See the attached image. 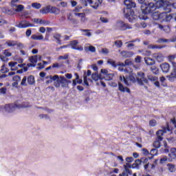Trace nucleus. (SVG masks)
<instances>
[{"mask_svg":"<svg viewBox=\"0 0 176 176\" xmlns=\"http://www.w3.org/2000/svg\"><path fill=\"white\" fill-rule=\"evenodd\" d=\"M124 3L126 6V8L124 10L126 19L129 23H135L138 16L134 14V11L132 10L133 8H135V3L131 0H124Z\"/></svg>","mask_w":176,"mask_h":176,"instance_id":"1","label":"nucleus"},{"mask_svg":"<svg viewBox=\"0 0 176 176\" xmlns=\"http://www.w3.org/2000/svg\"><path fill=\"white\" fill-rule=\"evenodd\" d=\"M129 69H129H124V72H126V74H129V76L124 77V76H120V82H123L124 85H126V86L130 85V83H129V80H130V82H132V83H135V82H137V75L133 73L131 69Z\"/></svg>","mask_w":176,"mask_h":176,"instance_id":"2","label":"nucleus"},{"mask_svg":"<svg viewBox=\"0 0 176 176\" xmlns=\"http://www.w3.org/2000/svg\"><path fill=\"white\" fill-rule=\"evenodd\" d=\"M31 107V104L30 103H25V102H16L15 104H6L4 106V109L6 112H14V109L16 108H18V109H21V108H30Z\"/></svg>","mask_w":176,"mask_h":176,"instance_id":"3","label":"nucleus"},{"mask_svg":"<svg viewBox=\"0 0 176 176\" xmlns=\"http://www.w3.org/2000/svg\"><path fill=\"white\" fill-rule=\"evenodd\" d=\"M167 131H170V129H168V126L164 127L162 129L157 131L156 135L157 137V140L154 142L153 147L154 148H160V141H163V135L164 133H167Z\"/></svg>","mask_w":176,"mask_h":176,"instance_id":"4","label":"nucleus"},{"mask_svg":"<svg viewBox=\"0 0 176 176\" xmlns=\"http://www.w3.org/2000/svg\"><path fill=\"white\" fill-rule=\"evenodd\" d=\"M140 8L143 14H148V13H152L156 10V6L153 3L142 4Z\"/></svg>","mask_w":176,"mask_h":176,"instance_id":"5","label":"nucleus"},{"mask_svg":"<svg viewBox=\"0 0 176 176\" xmlns=\"http://www.w3.org/2000/svg\"><path fill=\"white\" fill-rule=\"evenodd\" d=\"M81 3L84 6H87V3H89L93 9H98L100 3H101L100 0H81Z\"/></svg>","mask_w":176,"mask_h":176,"instance_id":"6","label":"nucleus"},{"mask_svg":"<svg viewBox=\"0 0 176 176\" xmlns=\"http://www.w3.org/2000/svg\"><path fill=\"white\" fill-rule=\"evenodd\" d=\"M114 28L116 30H120V31H125V30H131V26L129 25V24L125 23L122 21H117L114 25Z\"/></svg>","mask_w":176,"mask_h":176,"instance_id":"7","label":"nucleus"},{"mask_svg":"<svg viewBox=\"0 0 176 176\" xmlns=\"http://www.w3.org/2000/svg\"><path fill=\"white\" fill-rule=\"evenodd\" d=\"M136 79L140 86H143L144 83H148V79L145 78V74L142 72H140L138 73V76H136Z\"/></svg>","mask_w":176,"mask_h":176,"instance_id":"8","label":"nucleus"},{"mask_svg":"<svg viewBox=\"0 0 176 176\" xmlns=\"http://www.w3.org/2000/svg\"><path fill=\"white\" fill-rule=\"evenodd\" d=\"M16 2H19V3H21L20 0H12L11 1V6L12 8H16V9L15 10V12H22L24 10V6L23 5H17L16 4Z\"/></svg>","mask_w":176,"mask_h":176,"instance_id":"9","label":"nucleus"},{"mask_svg":"<svg viewBox=\"0 0 176 176\" xmlns=\"http://www.w3.org/2000/svg\"><path fill=\"white\" fill-rule=\"evenodd\" d=\"M59 80L62 87H68V85L72 82L71 80L66 79V78L63 76H60Z\"/></svg>","mask_w":176,"mask_h":176,"instance_id":"10","label":"nucleus"},{"mask_svg":"<svg viewBox=\"0 0 176 176\" xmlns=\"http://www.w3.org/2000/svg\"><path fill=\"white\" fill-rule=\"evenodd\" d=\"M78 42L76 40H74L72 41L69 44V45L72 47V49L74 50H79L80 52H82L83 50V47L82 46H79L78 47Z\"/></svg>","mask_w":176,"mask_h":176,"instance_id":"11","label":"nucleus"},{"mask_svg":"<svg viewBox=\"0 0 176 176\" xmlns=\"http://www.w3.org/2000/svg\"><path fill=\"white\" fill-rule=\"evenodd\" d=\"M118 90L121 91V93H128L129 94L131 93L130 89L127 87H124L122 82H118Z\"/></svg>","mask_w":176,"mask_h":176,"instance_id":"12","label":"nucleus"},{"mask_svg":"<svg viewBox=\"0 0 176 176\" xmlns=\"http://www.w3.org/2000/svg\"><path fill=\"white\" fill-rule=\"evenodd\" d=\"M18 28H27L28 27H34L33 24L30 23V22L23 21H21L19 25H16Z\"/></svg>","mask_w":176,"mask_h":176,"instance_id":"13","label":"nucleus"},{"mask_svg":"<svg viewBox=\"0 0 176 176\" xmlns=\"http://www.w3.org/2000/svg\"><path fill=\"white\" fill-rule=\"evenodd\" d=\"M168 156H169V158H168L169 162H173V160H174V159H176V148H173L170 149Z\"/></svg>","mask_w":176,"mask_h":176,"instance_id":"14","label":"nucleus"},{"mask_svg":"<svg viewBox=\"0 0 176 176\" xmlns=\"http://www.w3.org/2000/svg\"><path fill=\"white\" fill-rule=\"evenodd\" d=\"M120 54L122 57H124V58H129L134 56V52H127V51H121Z\"/></svg>","mask_w":176,"mask_h":176,"instance_id":"15","label":"nucleus"},{"mask_svg":"<svg viewBox=\"0 0 176 176\" xmlns=\"http://www.w3.org/2000/svg\"><path fill=\"white\" fill-rule=\"evenodd\" d=\"M8 65L10 67L12 71H17L19 67H21V65H18L17 62H10Z\"/></svg>","mask_w":176,"mask_h":176,"instance_id":"16","label":"nucleus"},{"mask_svg":"<svg viewBox=\"0 0 176 176\" xmlns=\"http://www.w3.org/2000/svg\"><path fill=\"white\" fill-rule=\"evenodd\" d=\"M41 56L39 55H35L29 58L30 62L32 63V64H34V65H36V63H38V59L41 60Z\"/></svg>","mask_w":176,"mask_h":176,"instance_id":"17","label":"nucleus"},{"mask_svg":"<svg viewBox=\"0 0 176 176\" xmlns=\"http://www.w3.org/2000/svg\"><path fill=\"white\" fill-rule=\"evenodd\" d=\"M160 68L162 69V71L167 74L168 71H170V64L167 63H162L160 65Z\"/></svg>","mask_w":176,"mask_h":176,"instance_id":"18","label":"nucleus"},{"mask_svg":"<svg viewBox=\"0 0 176 176\" xmlns=\"http://www.w3.org/2000/svg\"><path fill=\"white\" fill-rule=\"evenodd\" d=\"M161 17H162V21H170L173 19L171 15H168L166 12H162L161 14Z\"/></svg>","mask_w":176,"mask_h":176,"instance_id":"19","label":"nucleus"},{"mask_svg":"<svg viewBox=\"0 0 176 176\" xmlns=\"http://www.w3.org/2000/svg\"><path fill=\"white\" fill-rule=\"evenodd\" d=\"M153 58H155L158 63H162L164 60V56L162 54H153Z\"/></svg>","mask_w":176,"mask_h":176,"instance_id":"20","label":"nucleus"},{"mask_svg":"<svg viewBox=\"0 0 176 176\" xmlns=\"http://www.w3.org/2000/svg\"><path fill=\"white\" fill-rule=\"evenodd\" d=\"M51 9L52 6H47L40 10V13H42L43 14H47V13H50Z\"/></svg>","mask_w":176,"mask_h":176,"instance_id":"21","label":"nucleus"},{"mask_svg":"<svg viewBox=\"0 0 176 176\" xmlns=\"http://www.w3.org/2000/svg\"><path fill=\"white\" fill-rule=\"evenodd\" d=\"M91 75V71L90 70H87V72L84 74L83 81H84V85H85V86H89V82H87V77L90 76Z\"/></svg>","mask_w":176,"mask_h":176,"instance_id":"22","label":"nucleus"},{"mask_svg":"<svg viewBox=\"0 0 176 176\" xmlns=\"http://www.w3.org/2000/svg\"><path fill=\"white\" fill-rule=\"evenodd\" d=\"M133 174V171L127 168H125V170H123L122 174H120L119 176H129Z\"/></svg>","mask_w":176,"mask_h":176,"instance_id":"23","label":"nucleus"},{"mask_svg":"<svg viewBox=\"0 0 176 176\" xmlns=\"http://www.w3.org/2000/svg\"><path fill=\"white\" fill-rule=\"evenodd\" d=\"M5 45L8 46L9 47H13L17 45V41L8 40L6 42Z\"/></svg>","mask_w":176,"mask_h":176,"instance_id":"24","label":"nucleus"},{"mask_svg":"<svg viewBox=\"0 0 176 176\" xmlns=\"http://www.w3.org/2000/svg\"><path fill=\"white\" fill-rule=\"evenodd\" d=\"M144 61L146 65H155V60L151 58H144Z\"/></svg>","mask_w":176,"mask_h":176,"instance_id":"25","label":"nucleus"},{"mask_svg":"<svg viewBox=\"0 0 176 176\" xmlns=\"http://www.w3.org/2000/svg\"><path fill=\"white\" fill-rule=\"evenodd\" d=\"M162 14H160L159 12H154L153 14V20H161L162 21Z\"/></svg>","mask_w":176,"mask_h":176,"instance_id":"26","label":"nucleus"},{"mask_svg":"<svg viewBox=\"0 0 176 176\" xmlns=\"http://www.w3.org/2000/svg\"><path fill=\"white\" fill-rule=\"evenodd\" d=\"M168 61L169 63H171L173 65V67L175 65V63L174 62V60L176 59V55H169L168 57Z\"/></svg>","mask_w":176,"mask_h":176,"instance_id":"27","label":"nucleus"},{"mask_svg":"<svg viewBox=\"0 0 176 176\" xmlns=\"http://www.w3.org/2000/svg\"><path fill=\"white\" fill-rule=\"evenodd\" d=\"M31 39H33L34 41H42L43 39V35L33 34L31 36Z\"/></svg>","mask_w":176,"mask_h":176,"instance_id":"28","label":"nucleus"},{"mask_svg":"<svg viewBox=\"0 0 176 176\" xmlns=\"http://www.w3.org/2000/svg\"><path fill=\"white\" fill-rule=\"evenodd\" d=\"M133 65V62H131V60H129V59H126L124 62V63H119V65H121V67H130V65Z\"/></svg>","mask_w":176,"mask_h":176,"instance_id":"29","label":"nucleus"},{"mask_svg":"<svg viewBox=\"0 0 176 176\" xmlns=\"http://www.w3.org/2000/svg\"><path fill=\"white\" fill-rule=\"evenodd\" d=\"M85 50L86 52H91V53H95L96 52V47L93 46V45H90V46H87L85 47Z\"/></svg>","mask_w":176,"mask_h":176,"instance_id":"30","label":"nucleus"},{"mask_svg":"<svg viewBox=\"0 0 176 176\" xmlns=\"http://www.w3.org/2000/svg\"><path fill=\"white\" fill-rule=\"evenodd\" d=\"M157 5L159 8H164V6L168 5V3H166V0H160L157 2Z\"/></svg>","mask_w":176,"mask_h":176,"instance_id":"31","label":"nucleus"},{"mask_svg":"<svg viewBox=\"0 0 176 176\" xmlns=\"http://www.w3.org/2000/svg\"><path fill=\"white\" fill-rule=\"evenodd\" d=\"M28 85H35V77L34 76H30L28 77Z\"/></svg>","mask_w":176,"mask_h":176,"instance_id":"32","label":"nucleus"},{"mask_svg":"<svg viewBox=\"0 0 176 176\" xmlns=\"http://www.w3.org/2000/svg\"><path fill=\"white\" fill-rule=\"evenodd\" d=\"M50 13H54V14H58V13H60V10L56 7L51 6Z\"/></svg>","mask_w":176,"mask_h":176,"instance_id":"33","label":"nucleus"},{"mask_svg":"<svg viewBox=\"0 0 176 176\" xmlns=\"http://www.w3.org/2000/svg\"><path fill=\"white\" fill-rule=\"evenodd\" d=\"M91 78L93 80H95V82H97L98 79H101V77L98 75V73H93L91 74Z\"/></svg>","mask_w":176,"mask_h":176,"instance_id":"34","label":"nucleus"},{"mask_svg":"<svg viewBox=\"0 0 176 176\" xmlns=\"http://www.w3.org/2000/svg\"><path fill=\"white\" fill-rule=\"evenodd\" d=\"M169 80H173L174 78H176V68H174L173 72L169 76H168Z\"/></svg>","mask_w":176,"mask_h":176,"instance_id":"35","label":"nucleus"},{"mask_svg":"<svg viewBox=\"0 0 176 176\" xmlns=\"http://www.w3.org/2000/svg\"><path fill=\"white\" fill-rule=\"evenodd\" d=\"M80 31L81 32H84L83 35H85V36H91V32H90V30L81 29Z\"/></svg>","mask_w":176,"mask_h":176,"instance_id":"36","label":"nucleus"},{"mask_svg":"<svg viewBox=\"0 0 176 176\" xmlns=\"http://www.w3.org/2000/svg\"><path fill=\"white\" fill-rule=\"evenodd\" d=\"M167 167H168V170L170 172V173H174V171H175V166L172 164H167Z\"/></svg>","mask_w":176,"mask_h":176,"instance_id":"37","label":"nucleus"},{"mask_svg":"<svg viewBox=\"0 0 176 176\" xmlns=\"http://www.w3.org/2000/svg\"><path fill=\"white\" fill-rule=\"evenodd\" d=\"M151 71L153 74H155V75H157V74H159V68H157L156 66H152L151 67Z\"/></svg>","mask_w":176,"mask_h":176,"instance_id":"38","label":"nucleus"},{"mask_svg":"<svg viewBox=\"0 0 176 176\" xmlns=\"http://www.w3.org/2000/svg\"><path fill=\"white\" fill-rule=\"evenodd\" d=\"M147 78L148 79V80H151V82H156V80H157V77L153 76L152 75L147 76Z\"/></svg>","mask_w":176,"mask_h":176,"instance_id":"39","label":"nucleus"},{"mask_svg":"<svg viewBox=\"0 0 176 176\" xmlns=\"http://www.w3.org/2000/svg\"><path fill=\"white\" fill-rule=\"evenodd\" d=\"M69 57V55L66 54L63 56H59L58 58V60H68V58Z\"/></svg>","mask_w":176,"mask_h":176,"instance_id":"40","label":"nucleus"},{"mask_svg":"<svg viewBox=\"0 0 176 176\" xmlns=\"http://www.w3.org/2000/svg\"><path fill=\"white\" fill-rule=\"evenodd\" d=\"M107 63L111 65L112 67H114V68H116V62L112 59H109L107 60Z\"/></svg>","mask_w":176,"mask_h":176,"instance_id":"41","label":"nucleus"},{"mask_svg":"<svg viewBox=\"0 0 176 176\" xmlns=\"http://www.w3.org/2000/svg\"><path fill=\"white\" fill-rule=\"evenodd\" d=\"M32 6L34 9H41V8H42V5L39 3H32Z\"/></svg>","mask_w":176,"mask_h":176,"instance_id":"42","label":"nucleus"},{"mask_svg":"<svg viewBox=\"0 0 176 176\" xmlns=\"http://www.w3.org/2000/svg\"><path fill=\"white\" fill-rule=\"evenodd\" d=\"M106 80H112L113 79V74L109 73L106 77H104Z\"/></svg>","mask_w":176,"mask_h":176,"instance_id":"43","label":"nucleus"},{"mask_svg":"<svg viewBox=\"0 0 176 176\" xmlns=\"http://www.w3.org/2000/svg\"><path fill=\"white\" fill-rule=\"evenodd\" d=\"M75 76H76V79H74L72 80V86L73 87H75V86H76V80H78V79H79V75L77 74V73H75Z\"/></svg>","mask_w":176,"mask_h":176,"instance_id":"44","label":"nucleus"},{"mask_svg":"<svg viewBox=\"0 0 176 176\" xmlns=\"http://www.w3.org/2000/svg\"><path fill=\"white\" fill-rule=\"evenodd\" d=\"M60 36H61L60 34H55V35H54V39L56 40V43H58L59 45L61 44V41L60 40Z\"/></svg>","mask_w":176,"mask_h":176,"instance_id":"45","label":"nucleus"},{"mask_svg":"<svg viewBox=\"0 0 176 176\" xmlns=\"http://www.w3.org/2000/svg\"><path fill=\"white\" fill-rule=\"evenodd\" d=\"M164 47L159 45H149L148 49H163Z\"/></svg>","mask_w":176,"mask_h":176,"instance_id":"46","label":"nucleus"},{"mask_svg":"<svg viewBox=\"0 0 176 176\" xmlns=\"http://www.w3.org/2000/svg\"><path fill=\"white\" fill-rule=\"evenodd\" d=\"M170 42V40L166 38H160L157 40L158 43H167Z\"/></svg>","mask_w":176,"mask_h":176,"instance_id":"47","label":"nucleus"},{"mask_svg":"<svg viewBox=\"0 0 176 176\" xmlns=\"http://www.w3.org/2000/svg\"><path fill=\"white\" fill-rule=\"evenodd\" d=\"M68 21H70V23H72L73 24H75L76 23V20L74 18H72V16L69 14L67 17Z\"/></svg>","mask_w":176,"mask_h":176,"instance_id":"48","label":"nucleus"},{"mask_svg":"<svg viewBox=\"0 0 176 176\" xmlns=\"http://www.w3.org/2000/svg\"><path fill=\"white\" fill-rule=\"evenodd\" d=\"M40 24H41V25H49V24H50V21L41 19L40 21Z\"/></svg>","mask_w":176,"mask_h":176,"instance_id":"49","label":"nucleus"},{"mask_svg":"<svg viewBox=\"0 0 176 176\" xmlns=\"http://www.w3.org/2000/svg\"><path fill=\"white\" fill-rule=\"evenodd\" d=\"M150 154L151 155V156L157 155V149H156V148L151 149L150 151Z\"/></svg>","mask_w":176,"mask_h":176,"instance_id":"50","label":"nucleus"},{"mask_svg":"<svg viewBox=\"0 0 176 176\" xmlns=\"http://www.w3.org/2000/svg\"><path fill=\"white\" fill-rule=\"evenodd\" d=\"M100 72L102 74H103V78H104L106 77L107 75H108L109 73L108 72V70L105 69H102L100 70Z\"/></svg>","mask_w":176,"mask_h":176,"instance_id":"51","label":"nucleus"},{"mask_svg":"<svg viewBox=\"0 0 176 176\" xmlns=\"http://www.w3.org/2000/svg\"><path fill=\"white\" fill-rule=\"evenodd\" d=\"M114 43L116 47H120L121 46L123 45V43H122V41H116Z\"/></svg>","mask_w":176,"mask_h":176,"instance_id":"52","label":"nucleus"},{"mask_svg":"<svg viewBox=\"0 0 176 176\" xmlns=\"http://www.w3.org/2000/svg\"><path fill=\"white\" fill-rule=\"evenodd\" d=\"M156 124H157V122H156V120H150L149 126H151V127H155V126H156Z\"/></svg>","mask_w":176,"mask_h":176,"instance_id":"53","label":"nucleus"},{"mask_svg":"<svg viewBox=\"0 0 176 176\" xmlns=\"http://www.w3.org/2000/svg\"><path fill=\"white\" fill-rule=\"evenodd\" d=\"M3 54H4V56H6V57H10V56H12V53H10L9 52V50H5L3 51Z\"/></svg>","mask_w":176,"mask_h":176,"instance_id":"54","label":"nucleus"},{"mask_svg":"<svg viewBox=\"0 0 176 176\" xmlns=\"http://www.w3.org/2000/svg\"><path fill=\"white\" fill-rule=\"evenodd\" d=\"M12 80L13 82H20V80H21V77L19 76H14L12 78Z\"/></svg>","mask_w":176,"mask_h":176,"instance_id":"55","label":"nucleus"},{"mask_svg":"<svg viewBox=\"0 0 176 176\" xmlns=\"http://www.w3.org/2000/svg\"><path fill=\"white\" fill-rule=\"evenodd\" d=\"M21 86H27V77L24 76L21 82Z\"/></svg>","mask_w":176,"mask_h":176,"instance_id":"56","label":"nucleus"},{"mask_svg":"<svg viewBox=\"0 0 176 176\" xmlns=\"http://www.w3.org/2000/svg\"><path fill=\"white\" fill-rule=\"evenodd\" d=\"M8 68H6V67H5V65H3L1 66V69L0 70L1 72H2V74H5L6 72H8Z\"/></svg>","mask_w":176,"mask_h":176,"instance_id":"57","label":"nucleus"},{"mask_svg":"<svg viewBox=\"0 0 176 176\" xmlns=\"http://www.w3.org/2000/svg\"><path fill=\"white\" fill-rule=\"evenodd\" d=\"M167 160H168L167 157L166 156H164L160 159V162L161 164H163L166 163Z\"/></svg>","mask_w":176,"mask_h":176,"instance_id":"58","label":"nucleus"},{"mask_svg":"<svg viewBox=\"0 0 176 176\" xmlns=\"http://www.w3.org/2000/svg\"><path fill=\"white\" fill-rule=\"evenodd\" d=\"M109 85L111 87H118V83H116V82L114 81H111L109 82Z\"/></svg>","mask_w":176,"mask_h":176,"instance_id":"59","label":"nucleus"},{"mask_svg":"<svg viewBox=\"0 0 176 176\" xmlns=\"http://www.w3.org/2000/svg\"><path fill=\"white\" fill-rule=\"evenodd\" d=\"M142 54L143 56H149L151 54V51L143 50V51H142Z\"/></svg>","mask_w":176,"mask_h":176,"instance_id":"60","label":"nucleus"},{"mask_svg":"<svg viewBox=\"0 0 176 176\" xmlns=\"http://www.w3.org/2000/svg\"><path fill=\"white\" fill-rule=\"evenodd\" d=\"M126 162L127 163H133V162H134V158H133L132 157H128L126 158Z\"/></svg>","mask_w":176,"mask_h":176,"instance_id":"61","label":"nucleus"},{"mask_svg":"<svg viewBox=\"0 0 176 176\" xmlns=\"http://www.w3.org/2000/svg\"><path fill=\"white\" fill-rule=\"evenodd\" d=\"M75 16H78L81 20V19H83L86 14L85 13H75Z\"/></svg>","mask_w":176,"mask_h":176,"instance_id":"62","label":"nucleus"},{"mask_svg":"<svg viewBox=\"0 0 176 176\" xmlns=\"http://www.w3.org/2000/svg\"><path fill=\"white\" fill-rule=\"evenodd\" d=\"M144 168L145 170V171H147V172H151V169H149V163L148 164H146L144 166Z\"/></svg>","mask_w":176,"mask_h":176,"instance_id":"63","label":"nucleus"},{"mask_svg":"<svg viewBox=\"0 0 176 176\" xmlns=\"http://www.w3.org/2000/svg\"><path fill=\"white\" fill-rule=\"evenodd\" d=\"M141 58H142V57L140 56H136V58H135V63H141Z\"/></svg>","mask_w":176,"mask_h":176,"instance_id":"64","label":"nucleus"}]
</instances>
